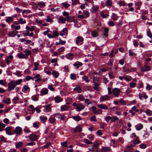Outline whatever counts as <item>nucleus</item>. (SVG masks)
<instances>
[{
    "label": "nucleus",
    "instance_id": "obj_1",
    "mask_svg": "<svg viewBox=\"0 0 152 152\" xmlns=\"http://www.w3.org/2000/svg\"><path fill=\"white\" fill-rule=\"evenodd\" d=\"M73 106L75 107L77 110L78 111H80L84 108V106L82 104H77L76 103H73Z\"/></svg>",
    "mask_w": 152,
    "mask_h": 152
},
{
    "label": "nucleus",
    "instance_id": "obj_2",
    "mask_svg": "<svg viewBox=\"0 0 152 152\" xmlns=\"http://www.w3.org/2000/svg\"><path fill=\"white\" fill-rule=\"evenodd\" d=\"M15 80H12L8 83V91H10L13 90L16 86L15 83Z\"/></svg>",
    "mask_w": 152,
    "mask_h": 152
},
{
    "label": "nucleus",
    "instance_id": "obj_3",
    "mask_svg": "<svg viewBox=\"0 0 152 152\" xmlns=\"http://www.w3.org/2000/svg\"><path fill=\"white\" fill-rule=\"evenodd\" d=\"M120 91V89L117 88H115L112 90L113 94L116 97H118L119 96Z\"/></svg>",
    "mask_w": 152,
    "mask_h": 152
},
{
    "label": "nucleus",
    "instance_id": "obj_4",
    "mask_svg": "<svg viewBox=\"0 0 152 152\" xmlns=\"http://www.w3.org/2000/svg\"><path fill=\"white\" fill-rule=\"evenodd\" d=\"M76 43L78 45H79V44H81V43L82 42H83V38L81 36H79L76 38Z\"/></svg>",
    "mask_w": 152,
    "mask_h": 152
},
{
    "label": "nucleus",
    "instance_id": "obj_5",
    "mask_svg": "<svg viewBox=\"0 0 152 152\" xmlns=\"http://www.w3.org/2000/svg\"><path fill=\"white\" fill-rule=\"evenodd\" d=\"M111 148L108 147L102 146L101 148L102 152H109L111 151Z\"/></svg>",
    "mask_w": 152,
    "mask_h": 152
},
{
    "label": "nucleus",
    "instance_id": "obj_6",
    "mask_svg": "<svg viewBox=\"0 0 152 152\" xmlns=\"http://www.w3.org/2000/svg\"><path fill=\"white\" fill-rule=\"evenodd\" d=\"M48 90L47 88H43L42 89L41 91H40V95L41 96H42L46 95L48 93Z\"/></svg>",
    "mask_w": 152,
    "mask_h": 152
},
{
    "label": "nucleus",
    "instance_id": "obj_7",
    "mask_svg": "<svg viewBox=\"0 0 152 152\" xmlns=\"http://www.w3.org/2000/svg\"><path fill=\"white\" fill-rule=\"evenodd\" d=\"M28 137L31 141H34L37 140V136L33 134H31Z\"/></svg>",
    "mask_w": 152,
    "mask_h": 152
},
{
    "label": "nucleus",
    "instance_id": "obj_8",
    "mask_svg": "<svg viewBox=\"0 0 152 152\" xmlns=\"http://www.w3.org/2000/svg\"><path fill=\"white\" fill-rule=\"evenodd\" d=\"M73 90L75 91H77L79 93H80L82 92L81 88L78 85L76 86V87L73 89Z\"/></svg>",
    "mask_w": 152,
    "mask_h": 152
},
{
    "label": "nucleus",
    "instance_id": "obj_9",
    "mask_svg": "<svg viewBox=\"0 0 152 152\" xmlns=\"http://www.w3.org/2000/svg\"><path fill=\"white\" fill-rule=\"evenodd\" d=\"M110 97L108 95H105L101 97L100 100L101 101H105L109 99Z\"/></svg>",
    "mask_w": 152,
    "mask_h": 152
},
{
    "label": "nucleus",
    "instance_id": "obj_10",
    "mask_svg": "<svg viewBox=\"0 0 152 152\" xmlns=\"http://www.w3.org/2000/svg\"><path fill=\"white\" fill-rule=\"evenodd\" d=\"M150 67L148 66H143L141 69V71L143 72H146L149 71L150 70Z\"/></svg>",
    "mask_w": 152,
    "mask_h": 152
},
{
    "label": "nucleus",
    "instance_id": "obj_11",
    "mask_svg": "<svg viewBox=\"0 0 152 152\" xmlns=\"http://www.w3.org/2000/svg\"><path fill=\"white\" fill-rule=\"evenodd\" d=\"M74 55L73 54L70 53L66 54L65 57L67 59L69 60H72V57Z\"/></svg>",
    "mask_w": 152,
    "mask_h": 152
},
{
    "label": "nucleus",
    "instance_id": "obj_12",
    "mask_svg": "<svg viewBox=\"0 0 152 152\" xmlns=\"http://www.w3.org/2000/svg\"><path fill=\"white\" fill-rule=\"evenodd\" d=\"M69 108V106L66 105H64L61 107V109L62 111H66Z\"/></svg>",
    "mask_w": 152,
    "mask_h": 152
},
{
    "label": "nucleus",
    "instance_id": "obj_13",
    "mask_svg": "<svg viewBox=\"0 0 152 152\" xmlns=\"http://www.w3.org/2000/svg\"><path fill=\"white\" fill-rule=\"evenodd\" d=\"M98 106L99 108L104 110L107 109L108 108L106 105L102 104L99 105Z\"/></svg>",
    "mask_w": 152,
    "mask_h": 152
},
{
    "label": "nucleus",
    "instance_id": "obj_14",
    "mask_svg": "<svg viewBox=\"0 0 152 152\" xmlns=\"http://www.w3.org/2000/svg\"><path fill=\"white\" fill-rule=\"evenodd\" d=\"M8 36L10 37H13L15 36V34L13 31H9L7 34Z\"/></svg>",
    "mask_w": 152,
    "mask_h": 152
},
{
    "label": "nucleus",
    "instance_id": "obj_15",
    "mask_svg": "<svg viewBox=\"0 0 152 152\" xmlns=\"http://www.w3.org/2000/svg\"><path fill=\"white\" fill-rule=\"evenodd\" d=\"M18 57L20 58H27V56H26L25 54L23 53H20V54H18Z\"/></svg>",
    "mask_w": 152,
    "mask_h": 152
},
{
    "label": "nucleus",
    "instance_id": "obj_16",
    "mask_svg": "<svg viewBox=\"0 0 152 152\" xmlns=\"http://www.w3.org/2000/svg\"><path fill=\"white\" fill-rule=\"evenodd\" d=\"M40 75L39 74H37L36 75L33 77L34 79H35V81H41V79L39 78Z\"/></svg>",
    "mask_w": 152,
    "mask_h": 152
},
{
    "label": "nucleus",
    "instance_id": "obj_17",
    "mask_svg": "<svg viewBox=\"0 0 152 152\" xmlns=\"http://www.w3.org/2000/svg\"><path fill=\"white\" fill-rule=\"evenodd\" d=\"M22 130V129L20 127H17L16 128L15 131V133L17 134H20Z\"/></svg>",
    "mask_w": 152,
    "mask_h": 152
},
{
    "label": "nucleus",
    "instance_id": "obj_18",
    "mask_svg": "<svg viewBox=\"0 0 152 152\" xmlns=\"http://www.w3.org/2000/svg\"><path fill=\"white\" fill-rule=\"evenodd\" d=\"M55 101L56 103H59L62 101V99L61 98L57 96L55 98Z\"/></svg>",
    "mask_w": 152,
    "mask_h": 152
},
{
    "label": "nucleus",
    "instance_id": "obj_19",
    "mask_svg": "<svg viewBox=\"0 0 152 152\" xmlns=\"http://www.w3.org/2000/svg\"><path fill=\"white\" fill-rule=\"evenodd\" d=\"M74 131L75 132H80L82 131V129L80 126H77L74 128Z\"/></svg>",
    "mask_w": 152,
    "mask_h": 152
},
{
    "label": "nucleus",
    "instance_id": "obj_20",
    "mask_svg": "<svg viewBox=\"0 0 152 152\" xmlns=\"http://www.w3.org/2000/svg\"><path fill=\"white\" fill-rule=\"evenodd\" d=\"M59 20L63 23H65L66 20V18L63 17L62 16H60L59 18Z\"/></svg>",
    "mask_w": 152,
    "mask_h": 152
},
{
    "label": "nucleus",
    "instance_id": "obj_21",
    "mask_svg": "<svg viewBox=\"0 0 152 152\" xmlns=\"http://www.w3.org/2000/svg\"><path fill=\"white\" fill-rule=\"evenodd\" d=\"M139 138L138 137H137L135 140L133 141V143L134 145H136L137 144H139L141 142L139 140Z\"/></svg>",
    "mask_w": 152,
    "mask_h": 152
},
{
    "label": "nucleus",
    "instance_id": "obj_22",
    "mask_svg": "<svg viewBox=\"0 0 152 152\" xmlns=\"http://www.w3.org/2000/svg\"><path fill=\"white\" fill-rule=\"evenodd\" d=\"M99 8V7L97 6H95L92 7V12H95L98 10Z\"/></svg>",
    "mask_w": 152,
    "mask_h": 152
},
{
    "label": "nucleus",
    "instance_id": "obj_23",
    "mask_svg": "<svg viewBox=\"0 0 152 152\" xmlns=\"http://www.w3.org/2000/svg\"><path fill=\"white\" fill-rule=\"evenodd\" d=\"M82 79L84 80L86 82L88 83L90 81L88 77L86 76H84L82 77Z\"/></svg>",
    "mask_w": 152,
    "mask_h": 152
},
{
    "label": "nucleus",
    "instance_id": "obj_24",
    "mask_svg": "<svg viewBox=\"0 0 152 152\" xmlns=\"http://www.w3.org/2000/svg\"><path fill=\"white\" fill-rule=\"evenodd\" d=\"M15 30H19L20 28V26L19 25L16 26L14 24H12L11 26Z\"/></svg>",
    "mask_w": 152,
    "mask_h": 152
},
{
    "label": "nucleus",
    "instance_id": "obj_25",
    "mask_svg": "<svg viewBox=\"0 0 152 152\" xmlns=\"http://www.w3.org/2000/svg\"><path fill=\"white\" fill-rule=\"evenodd\" d=\"M22 82V80L21 79H20L17 80L16 81L15 80V83L16 86L20 84Z\"/></svg>",
    "mask_w": 152,
    "mask_h": 152
},
{
    "label": "nucleus",
    "instance_id": "obj_26",
    "mask_svg": "<svg viewBox=\"0 0 152 152\" xmlns=\"http://www.w3.org/2000/svg\"><path fill=\"white\" fill-rule=\"evenodd\" d=\"M10 128L9 127H8L5 129V130L6 133L9 135H11V134L10 132Z\"/></svg>",
    "mask_w": 152,
    "mask_h": 152
},
{
    "label": "nucleus",
    "instance_id": "obj_27",
    "mask_svg": "<svg viewBox=\"0 0 152 152\" xmlns=\"http://www.w3.org/2000/svg\"><path fill=\"white\" fill-rule=\"evenodd\" d=\"M52 74L54 77L56 78H57L59 75L58 73L55 71H53L52 72Z\"/></svg>",
    "mask_w": 152,
    "mask_h": 152
},
{
    "label": "nucleus",
    "instance_id": "obj_28",
    "mask_svg": "<svg viewBox=\"0 0 152 152\" xmlns=\"http://www.w3.org/2000/svg\"><path fill=\"white\" fill-rule=\"evenodd\" d=\"M56 119L53 117H50L49 119V122L51 124H53L56 121Z\"/></svg>",
    "mask_w": 152,
    "mask_h": 152
},
{
    "label": "nucleus",
    "instance_id": "obj_29",
    "mask_svg": "<svg viewBox=\"0 0 152 152\" xmlns=\"http://www.w3.org/2000/svg\"><path fill=\"white\" fill-rule=\"evenodd\" d=\"M13 74L17 76L18 77H20L22 76V74H21V72L19 71H17L15 73H14Z\"/></svg>",
    "mask_w": 152,
    "mask_h": 152
},
{
    "label": "nucleus",
    "instance_id": "obj_30",
    "mask_svg": "<svg viewBox=\"0 0 152 152\" xmlns=\"http://www.w3.org/2000/svg\"><path fill=\"white\" fill-rule=\"evenodd\" d=\"M32 99L34 101H36L38 100V97L37 95H34L32 96Z\"/></svg>",
    "mask_w": 152,
    "mask_h": 152
},
{
    "label": "nucleus",
    "instance_id": "obj_31",
    "mask_svg": "<svg viewBox=\"0 0 152 152\" xmlns=\"http://www.w3.org/2000/svg\"><path fill=\"white\" fill-rule=\"evenodd\" d=\"M145 112L148 116H151L152 115V111L149 109H147Z\"/></svg>",
    "mask_w": 152,
    "mask_h": 152
},
{
    "label": "nucleus",
    "instance_id": "obj_32",
    "mask_svg": "<svg viewBox=\"0 0 152 152\" xmlns=\"http://www.w3.org/2000/svg\"><path fill=\"white\" fill-rule=\"evenodd\" d=\"M24 52L25 53L26 55V56H28L30 55L31 54V51L30 50H25Z\"/></svg>",
    "mask_w": 152,
    "mask_h": 152
},
{
    "label": "nucleus",
    "instance_id": "obj_33",
    "mask_svg": "<svg viewBox=\"0 0 152 152\" xmlns=\"http://www.w3.org/2000/svg\"><path fill=\"white\" fill-rule=\"evenodd\" d=\"M45 5V4L43 2H39L37 4V6L40 7H44Z\"/></svg>",
    "mask_w": 152,
    "mask_h": 152
},
{
    "label": "nucleus",
    "instance_id": "obj_34",
    "mask_svg": "<svg viewBox=\"0 0 152 152\" xmlns=\"http://www.w3.org/2000/svg\"><path fill=\"white\" fill-rule=\"evenodd\" d=\"M3 102L5 104H9L10 103V99L9 98H7L5 100H3Z\"/></svg>",
    "mask_w": 152,
    "mask_h": 152
},
{
    "label": "nucleus",
    "instance_id": "obj_35",
    "mask_svg": "<svg viewBox=\"0 0 152 152\" xmlns=\"http://www.w3.org/2000/svg\"><path fill=\"white\" fill-rule=\"evenodd\" d=\"M40 119L43 122H45L47 119V118L44 116H41L40 117Z\"/></svg>",
    "mask_w": 152,
    "mask_h": 152
},
{
    "label": "nucleus",
    "instance_id": "obj_36",
    "mask_svg": "<svg viewBox=\"0 0 152 152\" xmlns=\"http://www.w3.org/2000/svg\"><path fill=\"white\" fill-rule=\"evenodd\" d=\"M73 118L76 121H78L80 120V117L79 116H74Z\"/></svg>",
    "mask_w": 152,
    "mask_h": 152
},
{
    "label": "nucleus",
    "instance_id": "obj_37",
    "mask_svg": "<svg viewBox=\"0 0 152 152\" xmlns=\"http://www.w3.org/2000/svg\"><path fill=\"white\" fill-rule=\"evenodd\" d=\"M84 141L85 143L87 144H92V143L89 140L87 139H86L84 140Z\"/></svg>",
    "mask_w": 152,
    "mask_h": 152
},
{
    "label": "nucleus",
    "instance_id": "obj_38",
    "mask_svg": "<svg viewBox=\"0 0 152 152\" xmlns=\"http://www.w3.org/2000/svg\"><path fill=\"white\" fill-rule=\"evenodd\" d=\"M0 84L6 86V83L5 80H0Z\"/></svg>",
    "mask_w": 152,
    "mask_h": 152
},
{
    "label": "nucleus",
    "instance_id": "obj_39",
    "mask_svg": "<svg viewBox=\"0 0 152 152\" xmlns=\"http://www.w3.org/2000/svg\"><path fill=\"white\" fill-rule=\"evenodd\" d=\"M70 78L73 80H75L76 79V75L74 74H71L70 75Z\"/></svg>",
    "mask_w": 152,
    "mask_h": 152
},
{
    "label": "nucleus",
    "instance_id": "obj_40",
    "mask_svg": "<svg viewBox=\"0 0 152 152\" xmlns=\"http://www.w3.org/2000/svg\"><path fill=\"white\" fill-rule=\"evenodd\" d=\"M66 18V20H67V21L69 22H71L72 21V18L69 16H68Z\"/></svg>",
    "mask_w": 152,
    "mask_h": 152
},
{
    "label": "nucleus",
    "instance_id": "obj_41",
    "mask_svg": "<svg viewBox=\"0 0 152 152\" xmlns=\"http://www.w3.org/2000/svg\"><path fill=\"white\" fill-rule=\"evenodd\" d=\"M22 146V143L21 142H18L16 145V147L17 148H18Z\"/></svg>",
    "mask_w": 152,
    "mask_h": 152
},
{
    "label": "nucleus",
    "instance_id": "obj_42",
    "mask_svg": "<svg viewBox=\"0 0 152 152\" xmlns=\"http://www.w3.org/2000/svg\"><path fill=\"white\" fill-rule=\"evenodd\" d=\"M118 118L116 116H114L112 117V119L111 120V122L112 123L113 122H114L116 120H118Z\"/></svg>",
    "mask_w": 152,
    "mask_h": 152
},
{
    "label": "nucleus",
    "instance_id": "obj_43",
    "mask_svg": "<svg viewBox=\"0 0 152 152\" xmlns=\"http://www.w3.org/2000/svg\"><path fill=\"white\" fill-rule=\"evenodd\" d=\"M78 99L80 100L83 101L85 99V98L82 95L80 94L79 96Z\"/></svg>",
    "mask_w": 152,
    "mask_h": 152
},
{
    "label": "nucleus",
    "instance_id": "obj_44",
    "mask_svg": "<svg viewBox=\"0 0 152 152\" xmlns=\"http://www.w3.org/2000/svg\"><path fill=\"white\" fill-rule=\"evenodd\" d=\"M99 85V84L98 83H95L94 84V89L95 90H97Z\"/></svg>",
    "mask_w": 152,
    "mask_h": 152
},
{
    "label": "nucleus",
    "instance_id": "obj_45",
    "mask_svg": "<svg viewBox=\"0 0 152 152\" xmlns=\"http://www.w3.org/2000/svg\"><path fill=\"white\" fill-rule=\"evenodd\" d=\"M26 21L25 20H23V18H21L19 20V22L21 24H23L26 23Z\"/></svg>",
    "mask_w": 152,
    "mask_h": 152
},
{
    "label": "nucleus",
    "instance_id": "obj_46",
    "mask_svg": "<svg viewBox=\"0 0 152 152\" xmlns=\"http://www.w3.org/2000/svg\"><path fill=\"white\" fill-rule=\"evenodd\" d=\"M65 50V48L64 47H61V48H59L58 50V52L61 53L64 51Z\"/></svg>",
    "mask_w": 152,
    "mask_h": 152
},
{
    "label": "nucleus",
    "instance_id": "obj_47",
    "mask_svg": "<svg viewBox=\"0 0 152 152\" xmlns=\"http://www.w3.org/2000/svg\"><path fill=\"white\" fill-rule=\"evenodd\" d=\"M92 109L93 110V111L94 113L95 114H97L98 113H97V112L96 110V108L95 106H93L92 107Z\"/></svg>",
    "mask_w": 152,
    "mask_h": 152
},
{
    "label": "nucleus",
    "instance_id": "obj_48",
    "mask_svg": "<svg viewBox=\"0 0 152 152\" xmlns=\"http://www.w3.org/2000/svg\"><path fill=\"white\" fill-rule=\"evenodd\" d=\"M91 35L93 37H96L97 36V34L96 31H94L92 32Z\"/></svg>",
    "mask_w": 152,
    "mask_h": 152
},
{
    "label": "nucleus",
    "instance_id": "obj_49",
    "mask_svg": "<svg viewBox=\"0 0 152 152\" xmlns=\"http://www.w3.org/2000/svg\"><path fill=\"white\" fill-rule=\"evenodd\" d=\"M120 103L123 105H124L126 104V102L124 101L123 99H121L119 100Z\"/></svg>",
    "mask_w": 152,
    "mask_h": 152
},
{
    "label": "nucleus",
    "instance_id": "obj_50",
    "mask_svg": "<svg viewBox=\"0 0 152 152\" xmlns=\"http://www.w3.org/2000/svg\"><path fill=\"white\" fill-rule=\"evenodd\" d=\"M83 13L86 15V16L85 17V18H87L89 16V12H87V11L85 10L83 12Z\"/></svg>",
    "mask_w": 152,
    "mask_h": 152
},
{
    "label": "nucleus",
    "instance_id": "obj_51",
    "mask_svg": "<svg viewBox=\"0 0 152 152\" xmlns=\"http://www.w3.org/2000/svg\"><path fill=\"white\" fill-rule=\"evenodd\" d=\"M136 85V83L133 82L130 83H129L130 87L131 88L134 87Z\"/></svg>",
    "mask_w": 152,
    "mask_h": 152
},
{
    "label": "nucleus",
    "instance_id": "obj_52",
    "mask_svg": "<svg viewBox=\"0 0 152 152\" xmlns=\"http://www.w3.org/2000/svg\"><path fill=\"white\" fill-rule=\"evenodd\" d=\"M90 120L91 121H96V117L95 115H93L90 118Z\"/></svg>",
    "mask_w": 152,
    "mask_h": 152
},
{
    "label": "nucleus",
    "instance_id": "obj_53",
    "mask_svg": "<svg viewBox=\"0 0 152 152\" xmlns=\"http://www.w3.org/2000/svg\"><path fill=\"white\" fill-rule=\"evenodd\" d=\"M12 20V18L11 17H9L7 18L6 20V21L7 22L9 23Z\"/></svg>",
    "mask_w": 152,
    "mask_h": 152
},
{
    "label": "nucleus",
    "instance_id": "obj_54",
    "mask_svg": "<svg viewBox=\"0 0 152 152\" xmlns=\"http://www.w3.org/2000/svg\"><path fill=\"white\" fill-rule=\"evenodd\" d=\"M140 147L141 148L144 149L146 147V145L145 144H141L139 145Z\"/></svg>",
    "mask_w": 152,
    "mask_h": 152
},
{
    "label": "nucleus",
    "instance_id": "obj_55",
    "mask_svg": "<svg viewBox=\"0 0 152 152\" xmlns=\"http://www.w3.org/2000/svg\"><path fill=\"white\" fill-rule=\"evenodd\" d=\"M63 5L65 7H66V8H67L69 6H70V5L68 4V3H63Z\"/></svg>",
    "mask_w": 152,
    "mask_h": 152
},
{
    "label": "nucleus",
    "instance_id": "obj_56",
    "mask_svg": "<svg viewBox=\"0 0 152 152\" xmlns=\"http://www.w3.org/2000/svg\"><path fill=\"white\" fill-rule=\"evenodd\" d=\"M67 141H66L64 142H61V145L63 147H65L66 146Z\"/></svg>",
    "mask_w": 152,
    "mask_h": 152
},
{
    "label": "nucleus",
    "instance_id": "obj_57",
    "mask_svg": "<svg viewBox=\"0 0 152 152\" xmlns=\"http://www.w3.org/2000/svg\"><path fill=\"white\" fill-rule=\"evenodd\" d=\"M143 127V125L142 124L140 125L139 126H137L136 129L137 130H141Z\"/></svg>",
    "mask_w": 152,
    "mask_h": 152
},
{
    "label": "nucleus",
    "instance_id": "obj_58",
    "mask_svg": "<svg viewBox=\"0 0 152 152\" xmlns=\"http://www.w3.org/2000/svg\"><path fill=\"white\" fill-rule=\"evenodd\" d=\"M7 64H9V63L11 62V61L10 59H9V58H6L5 59Z\"/></svg>",
    "mask_w": 152,
    "mask_h": 152
},
{
    "label": "nucleus",
    "instance_id": "obj_59",
    "mask_svg": "<svg viewBox=\"0 0 152 152\" xmlns=\"http://www.w3.org/2000/svg\"><path fill=\"white\" fill-rule=\"evenodd\" d=\"M69 15V13L66 12H64L63 13V15L64 16H66L67 17L68 16V15Z\"/></svg>",
    "mask_w": 152,
    "mask_h": 152
},
{
    "label": "nucleus",
    "instance_id": "obj_60",
    "mask_svg": "<svg viewBox=\"0 0 152 152\" xmlns=\"http://www.w3.org/2000/svg\"><path fill=\"white\" fill-rule=\"evenodd\" d=\"M109 25L110 26H113L115 25V24L113 21H110L109 22Z\"/></svg>",
    "mask_w": 152,
    "mask_h": 152
},
{
    "label": "nucleus",
    "instance_id": "obj_61",
    "mask_svg": "<svg viewBox=\"0 0 152 152\" xmlns=\"http://www.w3.org/2000/svg\"><path fill=\"white\" fill-rule=\"evenodd\" d=\"M31 12V11L30 10H24L22 12V14L26 13H30Z\"/></svg>",
    "mask_w": 152,
    "mask_h": 152
},
{
    "label": "nucleus",
    "instance_id": "obj_62",
    "mask_svg": "<svg viewBox=\"0 0 152 152\" xmlns=\"http://www.w3.org/2000/svg\"><path fill=\"white\" fill-rule=\"evenodd\" d=\"M111 2L109 0H108L106 2V4L107 6H111Z\"/></svg>",
    "mask_w": 152,
    "mask_h": 152
},
{
    "label": "nucleus",
    "instance_id": "obj_63",
    "mask_svg": "<svg viewBox=\"0 0 152 152\" xmlns=\"http://www.w3.org/2000/svg\"><path fill=\"white\" fill-rule=\"evenodd\" d=\"M133 45L136 47H137L138 45V43L137 41L135 40L133 42Z\"/></svg>",
    "mask_w": 152,
    "mask_h": 152
},
{
    "label": "nucleus",
    "instance_id": "obj_64",
    "mask_svg": "<svg viewBox=\"0 0 152 152\" xmlns=\"http://www.w3.org/2000/svg\"><path fill=\"white\" fill-rule=\"evenodd\" d=\"M23 88L26 91H27L29 89V87L27 85H25L23 87Z\"/></svg>",
    "mask_w": 152,
    "mask_h": 152
}]
</instances>
